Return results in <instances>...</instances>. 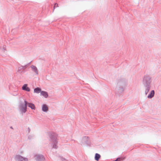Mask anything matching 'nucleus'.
<instances>
[{"mask_svg": "<svg viewBox=\"0 0 161 161\" xmlns=\"http://www.w3.org/2000/svg\"><path fill=\"white\" fill-rule=\"evenodd\" d=\"M15 158L18 161H27L28 160L27 158H24L19 155L16 156Z\"/></svg>", "mask_w": 161, "mask_h": 161, "instance_id": "obj_1", "label": "nucleus"}, {"mask_svg": "<svg viewBox=\"0 0 161 161\" xmlns=\"http://www.w3.org/2000/svg\"><path fill=\"white\" fill-rule=\"evenodd\" d=\"M25 69L24 67L20 66L18 68V72H22L23 71V70Z\"/></svg>", "mask_w": 161, "mask_h": 161, "instance_id": "obj_11", "label": "nucleus"}, {"mask_svg": "<svg viewBox=\"0 0 161 161\" xmlns=\"http://www.w3.org/2000/svg\"><path fill=\"white\" fill-rule=\"evenodd\" d=\"M56 145H53V147L54 148H56Z\"/></svg>", "mask_w": 161, "mask_h": 161, "instance_id": "obj_14", "label": "nucleus"}, {"mask_svg": "<svg viewBox=\"0 0 161 161\" xmlns=\"http://www.w3.org/2000/svg\"><path fill=\"white\" fill-rule=\"evenodd\" d=\"M34 92L37 93H39L40 92H41V88L37 87L36 88H35L34 89Z\"/></svg>", "mask_w": 161, "mask_h": 161, "instance_id": "obj_8", "label": "nucleus"}, {"mask_svg": "<svg viewBox=\"0 0 161 161\" xmlns=\"http://www.w3.org/2000/svg\"><path fill=\"white\" fill-rule=\"evenodd\" d=\"M154 92L153 90H152L151 91L150 94L148 95V98H152L154 95Z\"/></svg>", "mask_w": 161, "mask_h": 161, "instance_id": "obj_10", "label": "nucleus"}, {"mask_svg": "<svg viewBox=\"0 0 161 161\" xmlns=\"http://www.w3.org/2000/svg\"><path fill=\"white\" fill-rule=\"evenodd\" d=\"M100 158V155L96 153L95 154V159L97 161H98L99 158Z\"/></svg>", "mask_w": 161, "mask_h": 161, "instance_id": "obj_12", "label": "nucleus"}, {"mask_svg": "<svg viewBox=\"0 0 161 161\" xmlns=\"http://www.w3.org/2000/svg\"><path fill=\"white\" fill-rule=\"evenodd\" d=\"M119 160H118V161H119Z\"/></svg>", "mask_w": 161, "mask_h": 161, "instance_id": "obj_15", "label": "nucleus"}, {"mask_svg": "<svg viewBox=\"0 0 161 161\" xmlns=\"http://www.w3.org/2000/svg\"><path fill=\"white\" fill-rule=\"evenodd\" d=\"M31 68L32 69V70H33L37 75L38 74V71L36 67V66H34L33 65H32L31 66Z\"/></svg>", "mask_w": 161, "mask_h": 161, "instance_id": "obj_7", "label": "nucleus"}, {"mask_svg": "<svg viewBox=\"0 0 161 161\" xmlns=\"http://www.w3.org/2000/svg\"><path fill=\"white\" fill-rule=\"evenodd\" d=\"M25 104L23 105H22L21 106V110L23 113H25L26 110V106L27 104V102L26 101H25Z\"/></svg>", "mask_w": 161, "mask_h": 161, "instance_id": "obj_2", "label": "nucleus"}, {"mask_svg": "<svg viewBox=\"0 0 161 161\" xmlns=\"http://www.w3.org/2000/svg\"><path fill=\"white\" fill-rule=\"evenodd\" d=\"M41 94L46 98L48 96V95L47 92L44 91H42L41 92Z\"/></svg>", "mask_w": 161, "mask_h": 161, "instance_id": "obj_9", "label": "nucleus"}, {"mask_svg": "<svg viewBox=\"0 0 161 161\" xmlns=\"http://www.w3.org/2000/svg\"><path fill=\"white\" fill-rule=\"evenodd\" d=\"M48 107L46 104H43L42 107V110L45 112H47L48 110Z\"/></svg>", "mask_w": 161, "mask_h": 161, "instance_id": "obj_4", "label": "nucleus"}, {"mask_svg": "<svg viewBox=\"0 0 161 161\" xmlns=\"http://www.w3.org/2000/svg\"><path fill=\"white\" fill-rule=\"evenodd\" d=\"M28 105L29 107L31 108L32 109H35V107L34 105L31 103H27V105Z\"/></svg>", "mask_w": 161, "mask_h": 161, "instance_id": "obj_6", "label": "nucleus"}, {"mask_svg": "<svg viewBox=\"0 0 161 161\" xmlns=\"http://www.w3.org/2000/svg\"><path fill=\"white\" fill-rule=\"evenodd\" d=\"M27 86V84H24L22 87V89L23 90H25L28 92H29L30 91V89Z\"/></svg>", "mask_w": 161, "mask_h": 161, "instance_id": "obj_5", "label": "nucleus"}, {"mask_svg": "<svg viewBox=\"0 0 161 161\" xmlns=\"http://www.w3.org/2000/svg\"><path fill=\"white\" fill-rule=\"evenodd\" d=\"M6 51V47L4 46H2L0 47V54L3 55Z\"/></svg>", "mask_w": 161, "mask_h": 161, "instance_id": "obj_3", "label": "nucleus"}, {"mask_svg": "<svg viewBox=\"0 0 161 161\" xmlns=\"http://www.w3.org/2000/svg\"><path fill=\"white\" fill-rule=\"evenodd\" d=\"M58 7V5L57 3H55L54 6V8Z\"/></svg>", "mask_w": 161, "mask_h": 161, "instance_id": "obj_13", "label": "nucleus"}]
</instances>
